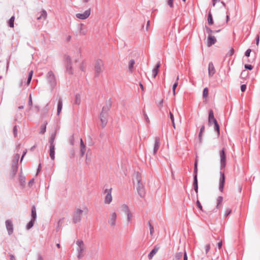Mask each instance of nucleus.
<instances>
[{
    "label": "nucleus",
    "instance_id": "44",
    "mask_svg": "<svg viewBox=\"0 0 260 260\" xmlns=\"http://www.w3.org/2000/svg\"><path fill=\"white\" fill-rule=\"evenodd\" d=\"M147 223L149 227L150 234L151 235H152L153 233H154L153 226H152V225L151 224V223L149 221H148Z\"/></svg>",
    "mask_w": 260,
    "mask_h": 260
},
{
    "label": "nucleus",
    "instance_id": "55",
    "mask_svg": "<svg viewBox=\"0 0 260 260\" xmlns=\"http://www.w3.org/2000/svg\"><path fill=\"white\" fill-rule=\"evenodd\" d=\"M173 1H174V0H168L167 1L168 5H169V6L170 8H173L174 6Z\"/></svg>",
    "mask_w": 260,
    "mask_h": 260
},
{
    "label": "nucleus",
    "instance_id": "60",
    "mask_svg": "<svg viewBox=\"0 0 260 260\" xmlns=\"http://www.w3.org/2000/svg\"><path fill=\"white\" fill-rule=\"evenodd\" d=\"M169 116H170V118L171 120V122L175 120L174 115L171 112H170Z\"/></svg>",
    "mask_w": 260,
    "mask_h": 260
},
{
    "label": "nucleus",
    "instance_id": "26",
    "mask_svg": "<svg viewBox=\"0 0 260 260\" xmlns=\"http://www.w3.org/2000/svg\"><path fill=\"white\" fill-rule=\"evenodd\" d=\"M47 13L46 11L45 10H43L41 11V14L40 15V16L37 17V19L40 20V19H43L45 20L47 18Z\"/></svg>",
    "mask_w": 260,
    "mask_h": 260
},
{
    "label": "nucleus",
    "instance_id": "7",
    "mask_svg": "<svg viewBox=\"0 0 260 260\" xmlns=\"http://www.w3.org/2000/svg\"><path fill=\"white\" fill-rule=\"evenodd\" d=\"M112 188L109 189L106 188L104 190V193H107L105 198V202L106 204H110L112 201V197L111 195Z\"/></svg>",
    "mask_w": 260,
    "mask_h": 260
},
{
    "label": "nucleus",
    "instance_id": "35",
    "mask_svg": "<svg viewBox=\"0 0 260 260\" xmlns=\"http://www.w3.org/2000/svg\"><path fill=\"white\" fill-rule=\"evenodd\" d=\"M137 190L138 194L140 197L143 198L144 197L145 194L144 188L138 189V190Z\"/></svg>",
    "mask_w": 260,
    "mask_h": 260
},
{
    "label": "nucleus",
    "instance_id": "5",
    "mask_svg": "<svg viewBox=\"0 0 260 260\" xmlns=\"http://www.w3.org/2000/svg\"><path fill=\"white\" fill-rule=\"evenodd\" d=\"M104 63L102 60L99 59L96 61L94 64V71L96 76L103 71Z\"/></svg>",
    "mask_w": 260,
    "mask_h": 260
},
{
    "label": "nucleus",
    "instance_id": "29",
    "mask_svg": "<svg viewBox=\"0 0 260 260\" xmlns=\"http://www.w3.org/2000/svg\"><path fill=\"white\" fill-rule=\"evenodd\" d=\"M81 103V96L79 93H76L75 94V99L74 102V104L79 105Z\"/></svg>",
    "mask_w": 260,
    "mask_h": 260
},
{
    "label": "nucleus",
    "instance_id": "15",
    "mask_svg": "<svg viewBox=\"0 0 260 260\" xmlns=\"http://www.w3.org/2000/svg\"><path fill=\"white\" fill-rule=\"evenodd\" d=\"M215 73V69L213 63L210 62L208 64V74L210 76H213Z\"/></svg>",
    "mask_w": 260,
    "mask_h": 260
},
{
    "label": "nucleus",
    "instance_id": "14",
    "mask_svg": "<svg viewBox=\"0 0 260 260\" xmlns=\"http://www.w3.org/2000/svg\"><path fill=\"white\" fill-rule=\"evenodd\" d=\"M160 146V138L158 137H155V142L153 148V154L155 155Z\"/></svg>",
    "mask_w": 260,
    "mask_h": 260
},
{
    "label": "nucleus",
    "instance_id": "36",
    "mask_svg": "<svg viewBox=\"0 0 260 260\" xmlns=\"http://www.w3.org/2000/svg\"><path fill=\"white\" fill-rule=\"evenodd\" d=\"M22 117V113H17L15 117V121H17L18 122H20L21 118Z\"/></svg>",
    "mask_w": 260,
    "mask_h": 260
},
{
    "label": "nucleus",
    "instance_id": "6",
    "mask_svg": "<svg viewBox=\"0 0 260 260\" xmlns=\"http://www.w3.org/2000/svg\"><path fill=\"white\" fill-rule=\"evenodd\" d=\"M83 212V210L78 209L74 213L73 217V221L75 223L79 222L81 220V214Z\"/></svg>",
    "mask_w": 260,
    "mask_h": 260
},
{
    "label": "nucleus",
    "instance_id": "30",
    "mask_svg": "<svg viewBox=\"0 0 260 260\" xmlns=\"http://www.w3.org/2000/svg\"><path fill=\"white\" fill-rule=\"evenodd\" d=\"M214 125V131L217 133V136L219 137L220 135V126L217 121L213 123Z\"/></svg>",
    "mask_w": 260,
    "mask_h": 260
},
{
    "label": "nucleus",
    "instance_id": "4",
    "mask_svg": "<svg viewBox=\"0 0 260 260\" xmlns=\"http://www.w3.org/2000/svg\"><path fill=\"white\" fill-rule=\"evenodd\" d=\"M109 111V110L105 109V107L103 106L100 116L102 127H105L107 123V117Z\"/></svg>",
    "mask_w": 260,
    "mask_h": 260
},
{
    "label": "nucleus",
    "instance_id": "54",
    "mask_svg": "<svg viewBox=\"0 0 260 260\" xmlns=\"http://www.w3.org/2000/svg\"><path fill=\"white\" fill-rule=\"evenodd\" d=\"M246 88H247V85L246 84H242L241 85V90L242 92H244L245 91L246 89Z\"/></svg>",
    "mask_w": 260,
    "mask_h": 260
},
{
    "label": "nucleus",
    "instance_id": "21",
    "mask_svg": "<svg viewBox=\"0 0 260 260\" xmlns=\"http://www.w3.org/2000/svg\"><path fill=\"white\" fill-rule=\"evenodd\" d=\"M62 108V101L60 99L57 103V115H59Z\"/></svg>",
    "mask_w": 260,
    "mask_h": 260
},
{
    "label": "nucleus",
    "instance_id": "24",
    "mask_svg": "<svg viewBox=\"0 0 260 260\" xmlns=\"http://www.w3.org/2000/svg\"><path fill=\"white\" fill-rule=\"evenodd\" d=\"M66 72L70 75L73 74L72 63L66 64Z\"/></svg>",
    "mask_w": 260,
    "mask_h": 260
},
{
    "label": "nucleus",
    "instance_id": "50",
    "mask_svg": "<svg viewBox=\"0 0 260 260\" xmlns=\"http://www.w3.org/2000/svg\"><path fill=\"white\" fill-rule=\"evenodd\" d=\"M231 212H232V210L231 209H230V208L226 209L225 212H224V216H228L231 213Z\"/></svg>",
    "mask_w": 260,
    "mask_h": 260
},
{
    "label": "nucleus",
    "instance_id": "47",
    "mask_svg": "<svg viewBox=\"0 0 260 260\" xmlns=\"http://www.w3.org/2000/svg\"><path fill=\"white\" fill-rule=\"evenodd\" d=\"M205 29L206 32L208 33L209 35H211L212 33H214V31L212 30L210 28L207 26H205Z\"/></svg>",
    "mask_w": 260,
    "mask_h": 260
},
{
    "label": "nucleus",
    "instance_id": "49",
    "mask_svg": "<svg viewBox=\"0 0 260 260\" xmlns=\"http://www.w3.org/2000/svg\"><path fill=\"white\" fill-rule=\"evenodd\" d=\"M178 85V82H174V84L173 85L172 90H173L174 94H175V90Z\"/></svg>",
    "mask_w": 260,
    "mask_h": 260
},
{
    "label": "nucleus",
    "instance_id": "53",
    "mask_svg": "<svg viewBox=\"0 0 260 260\" xmlns=\"http://www.w3.org/2000/svg\"><path fill=\"white\" fill-rule=\"evenodd\" d=\"M127 215V222H129L131 219V218L132 217V215L131 213V212H128V213H126Z\"/></svg>",
    "mask_w": 260,
    "mask_h": 260
},
{
    "label": "nucleus",
    "instance_id": "61",
    "mask_svg": "<svg viewBox=\"0 0 260 260\" xmlns=\"http://www.w3.org/2000/svg\"><path fill=\"white\" fill-rule=\"evenodd\" d=\"M28 104V105L30 106H32V99H31V94L29 95Z\"/></svg>",
    "mask_w": 260,
    "mask_h": 260
},
{
    "label": "nucleus",
    "instance_id": "48",
    "mask_svg": "<svg viewBox=\"0 0 260 260\" xmlns=\"http://www.w3.org/2000/svg\"><path fill=\"white\" fill-rule=\"evenodd\" d=\"M143 116L145 121L149 123L150 122V121L148 116L144 111H143Z\"/></svg>",
    "mask_w": 260,
    "mask_h": 260
},
{
    "label": "nucleus",
    "instance_id": "11",
    "mask_svg": "<svg viewBox=\"0 0 260 260\" xmlns=\"http://www.w3.org/2000/svg\"><path fill=\"white\" fill-rule=\"evenodd\" d=\"M76 244L78 245V253H82L85 249V246L83 241L82 240H78L76 241Z\"/></svg>",
    "mask_w": 260,
    "mask_h": 260
},
{
    "label": "nucleus",
    "instance_id": "27",
    "mask_svg": "<svg viewBox=\"0 0 260 260\" xmlns=\"http://www.w3.org/2000/svg\"><path fill=\"white\" fill-rule=\"evenodd\" d=\"M137 190H138V189H141V188H144V186L141 182L140 177H139L138 175L137 176Z\"/></svg>",
    "mask_w": 260,
    "mask_h": 260
},
{
    "label": "nucleus",
    "instance_id": "9",
    "mask_svg": "<svg viewBox=\"0 0 260 260\" xmlns=\"http://www.w3.org/2000/svg\"><path fill=\"white\" fill-rule=\"evenodd\" d=\"M6 226L9 235H11L13 233L14 228L12 221L10 219H8L5 222Z\"/></svg>",
    "mask_w": 260,
    "mask_h": 260
},
{
    "label": "nucleus",
    "instance_id": "33",
    "mask_svg": "<svg viewBox=\"0 0 260 260\" xmlns=\"http://www.w3.org/2000/svg\"><path fill=\"white\" fill-rule=\"evenodd\" d=\"M25 177L24 176L19 175V182L22 186H24L25 183Z\"/></svg>",
    "mask_w": 260,
    "mask_h": 260
},
{
    "label": "nucleus",
    "instance_id": "59",
    "mask_svg": "<svg viewBox=\"0 0 260 260\" xmlns=\"http://www.w3.org/2000/svg\"><path fill=\"white\" fill-rule=\"evenodd\" d=\"M210 249V244H208L205 246V251H206V254H207L208 251H209Z\"/></svg>",
    "mask_w": 260,
    "mask_h": 260
},
{
    "label": "nucleus",
    "instance_id": "20",
    "mask_svg": "<svg viewBox=\"0 0 260 260\" xmlns=\"http://www.w3.org/2000/svg\"><path fill=\"white\" fill-rule=\"evenodd\" d=\"M135 64V61L134 59H132L129 60L128 62V72L130 73H133L134 71V66Z\"/></svg>",
    "mask_w": 260,
    "mask_h": 260
},
{
    "label": "nucleus",
    "instance_id": "23",
    "mask_svg": "<svg viewBox=\"0 0 260 260\" xmlns=\"http://www.w3.org/2000/svg\"><path fill=\"white\" fill-rule=\"evenodd\" d=\"M31 216L32 219H37V212L35 206L34 205L31 208Z\"/></svg>",
    "mask_w": 260,
    "mask_h": 260
},
{
    "label": "nucleus",
    "instance_id": "3",
    "mask_svg": "<svg viewBox=\"0 0 260 260\" xmlns=\"http://www.w3.org/2000/svg\"><path fill=\"white\" fill-rule=\"evenodd\" d=\"M198 159H196L194 164V170H193V183L192 186L193 187V189L197 193V197H198Z\"/></svg>",
    "mask_w": 260,
    "mask_h": 260
},
{
    "label": "nucleus",
    "instance_id": "51",
    "mask_svg": "<svg viewBox=\"0 0 260 260\" xmlns=\"http://www.w3.org/2000/svg\"><path fill=\"white\" fill-rule=\"evenodd\" d=\"M196 203H197V206L198 207V208L203 211V207H202L201 203L200 202L199 200H197Z\"/></svg>",
    "mask_w": 260,
    "mask_h": 260
},
{
    "label": "nucleus",
    "instance_id": "40",
    "mask_svg": "<svg viewBox=\"0 0 260 260\" xmlns=\"http://www.w3.org/2000/svg\"><path fill=\"white\" fill-rule=\"evenodd\" d=\"M20 157V155L18 153L14 155V159L12 160V163H15L18 164V161Z\"/></svg>",
    "mask_w": 260,
    "mask_h": 260
},
{
    "label": "nucleus",
    "instance_id": "8",
    "mask_svg": "<svg viewBox=\"0 0 260 260\" xmlns=\"http://www.w3.org/2000/svg\"><path fill=\"white\" fill-rule=\"evenodd\" d=\"M90 9L86 10L83 13H77L76 14V17L81 20H84L87 18L90 15Z\"/></svg>",
    "mask_w": 260,
    "mask_h": 260
},
{
    "label": "nucleus",
    "instance_id": "17",
    "mask_svg": "<svg viewBox=\"0 0 260 260\" xmlns=\"http://www.w3.org/2000/svg\"><path fill=\"white\" fill-rule=\"evenodd\" d=\"M216 42V38L214 36H213L211 35H209L208 37L207 46L208 47H210L211 45L214 44Z\"/></svg>",
    "mask_w": 260,
    "mask_h": 260
},
{
    "label": "nucleus",
    "instance_id": "16",
    "mask_svg": "<svg viewBox=\"0 0 260 260\" xmlns=\"http://www.w3.org/2000/svg\"><path fill=\"white\" fill-rule=\"evenodd\" d=\"M18 164L12 163L11 175L13 177L15 176L18 171Z\"/></svg>",
    "mask_w": 260,
    "mask_h": 260
},
{
    "label": "nucleus",
    "instance_id": "18",
    "mask_svg": "<svg viewBox=\"0 0 260 260\" xmlns=\"http://www.w3.org/2000/svg\"><path fill=\"white\" fill-rule=\"evenodd\" d=\"M46 78L48 81H55L56 79L55 75L52 71L48 72L46 75Z\"/></svg>",
    "mask_w": 260,
    "mask_h": 260
},
{
    "label": "nucleus",
    "instance_id": "63",
    "mask_svg": "<svg viewBox=\"0 0 260 260\" xmlns=\"http://www.w3.org/2000/svg\"><path fill=\"white\" fill-rule=\"evenodd\" d=\"M163 102H164L163 100H161L158 102V103L157 104V106H158L159 108H161V107H162V106H163Z\"/></svg>",
    "mask_w": 260,
    "mask_h": 260
},
{
    "label": "nucleus",
    "instance_id": "2",
    "mask_svg": "<svg viewBox=\"0 0 260 260\" xmlns=\"http://www.w3.org/2000/svg\"><path fill=\"white\" fill-rule=\"evenodd\" d=\"M56 137V132H53L49 139V143L50 144L49 146V155L51 160H53L55 158V140Z\"/></svg>",
    "mask_w": 260,
    "mask_h": 260
},
{
    "label": "nucleus",
    "instance_id": "38",
    "mask_svg": "<svg viewBox=\"0 0 260 260\" xmlns=\"http://www.w3.org/2000/svg\"><path fill=\"white\" fill-rule=\"evenodd\" d=\"M64 60L66 62V64L72 63L71 58L69 55H66L64 57Z\"/></svg>",
    "mask_w": 260,
    "mask_h": 260
},
{
    "label": "nucleus",
    "instance_id": "1",
    "mask_svg": "<svg viewBox=\"0 0 260 260\" xmlns=\"http://www.w3.org/2000/svg\"><path fill=\"white\" fill-rule=\"evenodd\" d=\"M220 156V170L219 172L220 177L219 181V190L221 192H223V188L225 184V175L223 172L221 171L222 170L224 169L226 164V157L225 154V149L222 148V149L219 151Z\"/></svg>",
    "mask_w": 260,
    "mask_h": 260
},
{
    "label": "nucleus",
    "instance_id": "39",
    "mask_svg": "<svg viewBox=\"0 0 260 260\" xmlns=\"http://www.w3.org/2000/svg\"><path fill=\"white\" fill-rule=\"evenodd\" d=\"M208 96V87H205L203 89V98L204 99L207 98Z\"/></svg>",
    "mask_w": 260,
    "mask_h": 260
},
{
    "label": "nucleus",
    "instance_id": "52",
    "mask_svg": "<svg viewBox=\"0 0 260 260\" xmlns=\"http://www.w3.org/2000/svg\"><path fill=\"white\" fill-rule=\"evenodd\" d=\"M13 132L14 137H16L17 135V126L16 125L13 127Z\"/></svg>",
    "mask_w": 260,
    "mask_h": 260
},
{
    "label": "nucleus",
    "instance_id": "32",
    "mask_svg": "<svg viewBox=\"0 0 260 260\" xmlns=\"http://www.w3.org/2000/svg\"><path fill=\"white\" fill-rule=\"evenodd\" d=\"M112 105V99L110 98L108 101L106 102V105H105L104 107H105V109L107 110H110L111 107Z\"/></svg>",
    "mask_w": 260,
    "mask_h": 260
},
{
    "label": "nucleus",
    "instance_id": "12",
    "mask_svg": "<svg viewBox=\"0 0 260 260\" xmlns=\"http://www.w3.org/2000/svg\"><path fill=\"white\" fill-rule=\"evenodd\" d=\"M159 248H160V247L158 245H156L154 246V248L148 253V257L149 259H151L152 258L153 256L158 251Z\"/></svg>",
    "mask_w": 260,
    "mask_h": 260
},
{
    "label": "nucleus",
    "instance_id": "62",
    "mask_svg": "<svg viewBox=\"0 0 260 260\" xmlns=\"http://www.w3.org/2000/svg\"><path fill=\"white\" fill-rule=\"evenodd\" d=\"M34 181H35V180H34V178L31 179L29 181V182H28V186H29V187L31 186H32V184L34 183Z\"/></svg>",
    "mask_w": 260,
    "mask_h": 260
},
{
    "label": "nucleus",
    "instance_id": "41",
    "mask_svg": "<svg viewBox=\"0 0 260 260\" xmlns=\"http://www.w3.org/2000/svg\"><path fill=\"white\" fill-rule=\"evenodd\" d=\"M222 201H223V197L222 196H219L217 200L216 209L219 208V206L222 203Z\"/></svg>",
    "mask_w": 260,
    "mask_h": 260
},
{
    "label": "nucleus",
    "instance_id": "64",
    "mask_svg": "<svg viewBox=\"0 0 260 260\" xmlns=\"http://www.w3.org/2000/svg\"><path fill=\"white\" fill-rule=\"evenodd\" d=\"M234 49L233 48H232L231 49H230L229 52L228 53V55L229 56H232L234 54Z\"/></svg>",
    "mask_w": 260,
    "mask_h": 260
},
{
    "label": "nucleus",
    "instance_id": "37",
    "mask_svg": "<svg viewBox=\"0 0 260 260\" xmlns=\"http://www.w3.org/2000/svg\"><path fill=\"white\" fill-rule=\"evenodd\" d=\"M15 17L14 16H12L8 21L9 26L10 27H14Z\"/></svg>",
    "mask_w": 260,
    "mask_h": 260
},
{
    "label": "nucleus",
    "instance_id": "25",
    "mask_svg": "<svg viewBox=\"0 0 260 260\" xmlns=\"http://www.w3.org/2000/svg\"><path fill=\"white\" fill-rule=\"evenodd\" d=\"M49 104L46 105L44 108L41 110V115L43 117L46 116L49 111Z\"/></svg>",
    "mask_w": 260,
    "mask_h": 260
},
{
    "label": "nucleus",
    "instance_id": "31",
    "mask_svg": "<svg viewBox=\"0 0 260 260\" xmlns=\"http://www.w3.org/2000/svg\"><path fill=\"white\" fill-rule=\"evenodd\" d=\"M205 131V126L202 125L200 128V132L199 134V139L200 141V142H202V135L203 133Z\"/></svg>",
    "mask_w": 260,
    "mask_h": 260
},
{
    "label": "nucleus",
    "instance_id": "46",
    "mask_svg": "<svg viewBox=\"0 0 260 260\" xmlns=\"http://www.w3.org/2000/svg\"><path fill=\"white\" fill-rule=\"evenodd\" d=\"M86 147H80V155L83 156L85 153Z\"/></svg>",
    "mask_w": 260,
    "mask_h": 260
},
{
    "label": "nucleus",
    "instance_id": "19",
    "mask_svg": "<svg viewBox=\"0 0 260 260\" xmlns=\"http://www.w3.org/2000/svg\"><path fill=\"white\" fill-rule=\"evenodd\" d=\"M160 62H158L156 64L155 68L152 70V74L153 77H155L158 73V69L160 67Z\"/></svg>",
    "mask_w": 260,
    "mask_h": 260
},
{
    "label": "nucleus",
    "instance_id": "10",
    "mask_svg": "<svg viewBox=\"0 0 260 260\" xmlns=\"http://www.w3.org/2000/svg\"><path fill=\"white\" fill-rule=\"evenodd\" d=\"M217 121V120L215 118L214 116V112L212 109H209L208 111V124L211 125L213 123Z\"/></svg>",
    "mask_w": 260,
    "mask_h": 260
},
{
    "label": "nucleus",
    "instance_id": "22",
    "mask_svg": "<svg viewBox=\"0 0 260 260\" xmlns=\"http://www.w3.org/2000/svg\"><path fill=\"white\" fill-rule=\"evenodd\" d=\"M48 122L46 120L44 122V124H42L40 127V131L39 133L40 134H44L46 131V126Z\"/></svg>",
    "mask_w": 260,
    "mask_h": 260
},
{
    "label": "nucleus",
    "instance_id": "42",
    "mask_svg": "<svg viewBox=\"0 0 260 260\" xmlns=\"http://www.w3.org/2000/svg\"><path fill=\"white\" fill-rule=\"evenodd\" d=\"M183 254L181 252H179L176 253L175 258L176 260H179L182 257Z\"/></svg>",
    "mask_w": 260,
    "mask_h": 260
},
{
    "label": "nucleus",
    "instance_id": "57",
    "mask_svg": "<svg viewBox=\"0 0 260 260\" xmlns=\"http://www.w3.org/2000/svg\"><path fill=\"white\" fill-rule=\"evenodd\" d=\"M70 158H74V156H75V151L74 150V149H72L70 150Z\"/></svg>",
    "mask_w": 260,
    "mask_h": 260
},
{
    "label": "nucleus",
    "instance_id": "43",
    "mask_svg": "<svg viewBox=\"0 0 260 260\" xmlns=\"http://www.w3.org/2000/svg\"><path fill=\"white\" fill-rule=\"evenodd\" d=\"M122 210L125 212L126 213H128V212H130L128 207L126 204H123L122 206Z\"/></svg>",
    "mask_w": 260,
    "mask_h": 260
},
{
    "label": "nucleus",
    "instance_id": "45",
    "mask_svg": "<svg viewBox=\"0 0 260 260\" xmlns=\"http://www.w3.org/2000/svg\"><path fill=\"white\" fill-rule=\"evenodd\" d=\"M32 75H33V71L31 70L28 73V75L27 79L26 81H31L32 77Z\"/></svg>",
    "mask_w": 260,
    "mask_h": 260
},
{
    "label": "nucleus",
    "instance_id": "28",
    "mask_svg": "<svg viewBox=\"0 0 260 260\" xmlns=\"http://www.w3.org/2000/svg\"><path fill=\"white\" fill-rule=\"evenodd\" d=\"M36 220V219L31 218L30 220L26 224V229L27 230H30L31 228H32Z\"/></svg>",
    "mask_w": 260,
    "mask_h": 260
},
{
    "label": "nucleus",
    "instance_id": "34",
    "mask_svg": "<svg viewBox=\"0 0 260 260\" xmlns=\"http://www.w3.org/2000/svg\"><path fill=\"white\" fill-rule=\"evenodd\" d=\"M208 22L209 25L213 24V20L211 12H209L208 15Z\"/></svg>",
    "mask_w": 260,
    "mask_h": 260
},
{
    "label": "nucleus",
    "instance_id": "13",
    "mask_svg": "<svg viewBox=\"0 0 260 260\" xmlns=\"http://www.w3.org/2000/svg\"><path fill=\"white\" fill-rule=\"evenodd\" d=\"M117 215L115 212L112 213L110 218L108 220L109 223L112 226H114L116 224Z\"/></svg>",
    "mask_w": 260,
    "mask_h": 260
},
{
    "label": "nucleus",
    "instance_id": "58",
    "mask_svg": "<svg viewBox=\"0 0 260 260\" xmlns=\"http://www.w3.org/2000/svg\"><path fill=\"white\" fill-rule=\"evenodd\" d=\"M245 68L249 70H251L253 69V66L251 64H245Z\"/></svg>",
    "mask_w": 260,
    "mask_h": 260
},
{
    "label": "nucleus",
    "instance_id": "56",
    "mask_svg": "<svg viewBox=\"0 0 260 260\" xmlns=\"http://www.w3.org/2000/svg\"><path fill=\"white\" fill-rule=\"evenodd\" d=\"M251 52V49H248L246 51V52H245V55L246 57H249L250 56Z\"/></svg>",
    "mask_w": 260,
    "mask_h": 260
}]
</instances>
